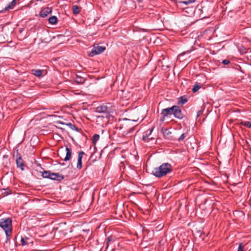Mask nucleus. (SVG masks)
I'll use <instances>...</instances> for the list:
<instances>
[{
	"label": "nucleus",
	"mask_w": 251,
	"mask_h": 251,
	"mask_svg": "<svg viewBox=\"0 0 251 251\" xmlns=\"http://www.w3.org/2000/svg\"><path fill=\"white\" fill-rule=\"evenodd\" d=\"M172 171V167L171 165L168 163H164L158 167L154 168L152 171V174L157 177H161Z\"/></svg>",
	"instance_id": "1"
},
{
	"label": "nucleus",
	"mask_w": 251,
	"mask_h": 251,
	"mask_svg": "<svg viewBox=\"0 0 251 251\" xmlns=\"http://www.w3.org/2000/svg\"><path fill=\"white\" fill-rule=\"evenodd\" d=\"M0 227L4 230L7 237L12 233V220L10 218H2L0 220Z\"/></svg>",
	"instance_id": "2"
},
{
	"label": "nucleus",
	"mask_w": 251,
	"mask_h": 251,
	"mask_svg": "<svg viewBox=\"0 0 251 251\" xmlns=\"http://www.w3.org/2000/svg\"><path fill=\"white\" fill-rule=\"evenodd\" d=\"M153 230L152 229H148L142 226L143 240L147 242L152 238Z\"/></svg>",
	"instance_id": "3"
},
{
	"label": "nucleus",
	"mask_w": 251,
	"mask_h": 251,
	"mask_svg": "<svg viewBox=\"0 0 251 251\" xmlns=\"http://www.w3.org/2000/svg\"><path fill=\"white\" fill-rule=\"evenodd\" d=\"M105 50V48L102 46H99L98 45H94L93 49L89 53V56H93L95 55H97L101 53Z\"/></svg>",
	"instance_id": "4"
},
{
	"label": "nucleus",
	"mask_w": 251,
	"mask_h": 251,
	"mask_svg": "<svg viewBox=\"0 0 251 251\" xmlns=\"http://www.w3.org/2000/svg\"><path fill=\"white\" fill-rule=\"evenodd\" d=\"M173 107L172 106L171 107L163 109L161 110V115H162V117L160 119V122L161 123H163L165 121L166 117L173 114Z\"/></svg>",
	"instance_id": "5"
},
{
	"label": "nucleus",
	"mask_w": 251,
	"mask_h": 251,
	"mask_svg": "<svg viewBox=\"0 0 251 251\" xmlns=\"http://www.w3.org/2000/svg\"><path fill=\"white\" fill-rule=\"evenodd\" d=\"M173 114L174 117L179 119H182L184 116L181 112V110L178 106L174 105L173 106Z\"/></svg>",
	"instance_id": "6"
},
{
	"label": "nucleus",
	"mask_w": 251,
	"mask_h": 251,
	"mask_svg": "<svg viewBox=\"0 0 251 251\" xmlns=\"http://www.w3.org/2000/svg\"><path fill=\"white\" fill-rule=\"evenodd\" d=\"M96 111L98 113H109V109L106 105L102 104L98 106L96 109Z\"/></svg>",
	"instance_id": "7"
},
{
	"label": "nucleus",
	"mask_w": 251,
	"mask_h": 251,
	"mask_svg": "<svg viewBox=\"0 0 251 251\" xmlns=\"http://www.w3.org/2000/svg\"><path fill=\"white\" fill-rule=\"evenodd\" d=\"M162 133H163L164 137L169 140H173V137L172 136V132L167 128H162Z\"/></svg>",
	"instance_id": "8"
},
{
	"label": "nucleus",
	"mask_w": 251,
	"mask_h": 251,
	"mask_svg": "<svg viewBox=\"0 0 251 251\" xmlns=\"http://www.w3.org/2000/svg\"><path fill=\"white\" fill-rule=\"evenodd\" d=\"M64 178V176L62 175H59L58 173H51L50 179L57 181H61L63 180Z\"/></svg>",
	"instance_id": "9"
},
{
	"label": "nucleus",
	"mask_w": 251,
	"mask_h": 251,
	"mask_svg": "<svg viewBox=\"0 0 251 251\" xmlns=\"http://www.w3.org/2000/svg\"><path fill=\"white\" fill-rule=\"evenodd\" d=\"M52 10L51 8L46 7L43 9L40 13V16L41 17L45 18L47 17L50 13H51Z\"/></svg>",
	"instance_id": "10"
},
{
	"label": "nucleus",
	"mask_w": 251,
	"mask_h": 251,
	"mask_svg": "<svg viewBox=\"0 0 251 251\" xmlns=\"http://www.w3.org/2000/svg\"><path fill=\"white\" fill-rule=\"evenodd\" d=\"M84 154V152L82 151L78 152L77 163L76 165V168L78 169H80L82 168V159Z\"/></svg>",
	"instance_id": "11"
},
{
	"label": "nucleus",
	"mask_w": 251,
	"mask_h": 251,
	"mask_svg": "<svg viewBox=\"0 0 251 251\" xmlns=\"http://www.w3.org/2000/svg\"><path fill=\"white\" fill-rule=\"evenodd\" d=\"M16 163L18 168H20L22 170H24L25 165L22 156L20 155L16 159Z\"/></svg>",
	"instance_id": "12"
},
{
	"label": "nucleus",
	"mask_w": 251,
	"mask_h": 251,
	"mask_svg": "<svg viewBox=\"0 0 251 251\" xmlns=\"http://www.w3.org/2000/svg\"><path fill=\"white\" fill-rule=\"evenodd\" d=\"M66 154L65 157L64 159V160L65 161H67L70 160L72 157V150L71 149L66 147Z\"/></svg>",
	"instance_id": "13"
},
{
	"label": "nucleus",
	"mask_w": 251,
	"mask_h": 251,
	"mask_svg": "<svg viewBox=\"0 0 251 251\" xmlns=\"http://www.w3.org/2000/svg\"><path fill=\"white\" fill-rule=\"evenodd\" d=\"M32 73L37 77H41L42 76L43 71L40 70H32Z\"/></svg>",
	"instance_id": "14"
},
{
	"label": "nucleus",
	"mask_w": 251,
	"mask_h": 251,
	"mask_svg": "<svg viewBox=\"0 0 251 251\" xmlns=\"http://www.w3.org/2000/svg\"><path fill=\"white\" fill-rule=\"evenodd\" d=\"M16 3V0H13L11 2H10L7 6L4 8V11L8 10L10 9H12L14 6L15 5Z\"/></svg>",
	"instance_id": "15"
},
{
	"label": "nucleus",
	"mask_w": 251,
	"mask_h": 251,
	"mask_svg": "<svg viewBox=\"0 0 251 251\" xmlns=\"http://www.w3.org/2000/svg\"><path fill=\"white\" fill-rule=\"evenodd\" d=\"M85 79L81 76L76 75L75 78V81L77 84H82L84 82Z\"/></svg>",
	"instance_id": "16"
},
{
	"label": "nucleus",
	"mask_w": 251,
	"mask_h": 251,
	"mask_svg": "<svg viewBox=\"0 0 251 251\" xmlns=\"http://www.w3.org/2000/svg\"><path fill=\"white\" fill-rule=\"evenodd\" d=\"M153 129V127H151L149 130L144 132V133H145V135H143L142 137V140H145L146 138L148 137L149 135H150L151 134V132L152 131Z\"/></svg>",
	"instance_id": "17"
},
{
	"label": "nucleus",
	"mask_w": 251,
	"mask_h": 251,
	"mask_svg": "<svg viewBox=\"0 0 251 251\" xmlns=\"http://www.w3.org/2000/svg\"><path fill=\"white\" fill-rule=\"evenodd\" d=\"M57 20V18L55 16H52L49 19V23L52 25L56 24Z\"/></svg>",
	"instance_id": "18"
},
{
	"label": "nucleus",
	"mask_w": 251,
	"mask_h": 251,
	"mask_svg": "<svg viewBox=\"0 0 251 251\" xmlns=\"http://www.w3.org/2000/svg\"><path fill=\"white\" fill-rule=\"evenodd\" d=\"M187 99L185 96H181L179 99V101L178 103L183 105L185 104L187 101Z\"/></svg>",
	"instance_id": "19"
},
{
	"label": "nucleus",
	"mask_w": 251,
	"mask_h": 251,
	"mask_svg": "<svg viewBox=\"0 0 251 251\" xmlns=\"http://www.w3.org/2000/svg\"><path fill=\"white\" fill-rule=\"evenodd\" d=\"M201 87V85L198 82H196L193 86V88L192 89V91L193 93H195L197 92Z\"/></svg>",
	"instance_id": "20"
},
{
	"label": "nucleus",
	"mask_w": 251,
	"mask_h": 251,
	"mask_svg": "<svg viewBox=\"0 0 251 251\" xmlns=\"http://www.w3.org/2000/svg\"><path fill=\"white\" fill-rule=\"evenodd\" d=\"M67 126H68L71 129L73 130H75L76 131H78V128L74 125L71 123H67L66 124Z\"/></svg>",
	"instance_id": "21"
},
{
	"label": "nucleus",
	"mask_w": 251,
	"mask_h": 251,
	"mask_svg": "<svg viewBox=\"0 0 251 251\" xmlns=\"http://www.w3.org/2000/svg\"><path fill=\"white\" fill-rule=\"evenodd\" d=\"M240 124L248 128H251V121H242Z\"/></svg>",
	"instance_id": "22"
},
{
	"label": "nucleus",
	"mask_w": 251,
	"mask_h": 251,
	"mask_svg": "<svg viewBox=\"0 0 251 251\" xmlns=\"http://www.w3.org/2000/svg\"><path fill=\"white\" fill-rule=\"evenodd\" d=\"M51 173L49 171H44L42 173V176L44 178H50Z\"/></svg>",
	"instance_id": "23"
},
{
	"label": "nucleus",
	"mask_w": 251,
	"mask_h": 251,
	"mask_svg": "<svg viewBox=\"0 0 251 251\" xmlns=\"http://www.w3.org/2000/svg\"><path fill=\"white\" fill-rule=\"evenodd\" d=\"M79 8L77 5H73V12L74 14L76 15L79 13Z\"/></svg>",
	"instance_id": "24"
},
{
	"label": "nucleus",
	"mask_w": 251,
	"mask_h": 251,
	"mask_svg": "<svg viewBox=\"0 0 251 251\" xmlns=\"http://www.w3.org/2000/svg\"><path fill=\"white\" fill-rule=\"evenodd\" d=\"M100 139V135L97 134H95L93 135L92 138V143L93 144H96V142L99 140Z\"/></svg>",
	"instance_id": "25"
},
{
	"label": "nucleus",
	"mask_w": 251,
	"mask_h": 251,
	"mask_svg": "<svg viewBox=\"0 0 251 251\" xmlns=\"http://www.w3.org/2000/svg\"><path fill=\"white\" fill-rule=\"evenodd\" d=\"M237 251H244V246L242 243L239 244Z\"/></svg>",
	"instance_id": "26"
},
{
	"label": "nucleus",
	"mask_w": 251,
	"mask_h": 251,
	"mask_svg": "<svg viewBox=\"0 0 251 251\" xmlns=\"http://www.w3.org/2000/svg\"><path fill=\"white\" fill-rule=\"evenodd\" d=\"M146 40L145 43H149V40H151V38L149 36H144L142 41Z\"/></svg>",
	"instance_id": "27"
},
{
	"label": "nucleus",
	"mask_w": 251,
	"mask_h": 251,
	"mask_svg": "<svg viewBox=\"0 0 251 251\" xmlns=\"http://www.w3.org/2000/svg\"><path fill=\"white\" fill-rule=\"evenodd\" d=\"M185 138V135L184 133H183L181 135L180 137L178 139V141L181 142L182 141L184 138Z\"/></svg>",
	"instance_id": "28"
},
{
	"label": "nucleus",
	"mask_w": 251,
	"mask_h": 251,
	"mask_svg": "<svg viewBox=\"0 0 251 251\" xmlns=\"http://www.w3.org/2000/svg\"><path fill=\"white\" fill-rule=\"evenodd\" d=\"M196 0H188L187 1H183L182 2L185 4L194 2Z\"/></svg>",
	"instance_id": "29"
},
{
	"label": "nucleus",
	"mask_w": 251,
	"mask_h": 251,
	"mask_svg": "<svg viewBox=\"0 0 251 251\" xmlns=\"http://www.w3.org/2000/svg\"><path fill=\"white\" fill-rule=\"evenodd\" d=\"M230 63V61L228 59L223 60L222 61V63L224 65H227Z\"/></svg>",
	"instance_id": "30"
},
{
	"label": "nucleus",
	"mask_w": 251,
	"mask_h": 251,
	"mask_svg": "<svg viewBox=\"0 0 251 251\" xmlns=\"http://www.w3.org/2000/svg\"><path fill=\"white\" fill-rule=\"evenodd\" d=\"M240 51H242V53H247L246 49L244 47H242V50L240 49Z\"/></svg>",
	"instance_id": "31"
},
{
	"label": "nucleus",
	"mask_w": 251,
	"mask_h": 251,
	"mask_svg": "<svg viewBox=\"0 0 251 251\" xmlns=\"http://www.w3.org/2000/svg\"><path fill=\"white\" fill-rule=\"evenodd\" d=\"M21 244L23 246L26 245L27 244V243L25 242V241L23 238L21 239Z\"/></svg>",
	"instance_id": "32"
},
{
	"label": "nucleus",
	"mask_w": 251,
	"mask_h": 251,
	"mask_svg": "<svg viewBox=\"0 0 251 251\" xmlns=\"http://www.w3.org/2000/svg\"><path fill=\"white\" fill-rule=\"evenodd\" d=\"M112 240V237H108L107 238V245H108L109 242H110Z\"/></svg>",
	"instance_id": "33"
},
{
	"label": "nucleus",
	"mask_w": 251,
	"mask_h": 251,
	"mask_svg": "<svg viewBox=\"0 0 251 251\" xmlns=\"http://www.w3.org/2000/svg\"><path fill=\"white\" fill-rule=\"evenodd\" d=\"M201 113H202L201 111L199 110L197 113V116H199L201 114Z\"/></svg>",
	"instance_id": "34"
},
{
	"label": "nucleus",
	"mask_w": 251,
	"mask_h": 251,
	"mask_svg": "<svg viewBox=\"0 0 251 251\" xmlns=\"http://www.w3.org/2000/svg\"><path fill=\"white\" fill-rule=\"evenodd\" d=\"M146 48L147 49V50L149 51L148 48L146 46Z\"/></svg>",
	"instance_id": "35"
},
{
	"label": "nucleus",
	"mask_w": 251,
	"mask_h": 251,
	"mask_svg": "<svg viewBox=\"0 0 251 251\" xmlns=\"http://www.w3.org/2000/svg\"><path fill=\"white\" fill-rule=\"evenodd\" d=\"M147 211L148 212H149V209H147Z\"/></svg>",
	"instance_id": "36"
},
{
	"label": "nucleus",
	"mask_w": 251,
	"mask_h": 251,
	"mask_svg": "<svg viewBox=\"0 0 251 251\" xmlns=\"http://www.w3.org/2000/svg\"><path fill=\"white\" fill-rule=\"evenodd\" d=\"M139 2H140L141 0H138Z\"/></svg>",
	"instance_id": "37"
}]
</instances>
